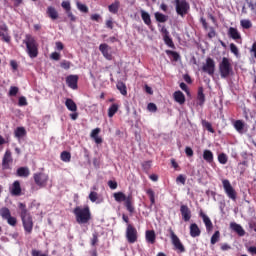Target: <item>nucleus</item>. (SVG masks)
<instances>
[{
	"label": "nucleus",
	"instance_id": "obj_14",
	"mask_svg": "<svg viewBox=\"0 0 256 256\" xmlns=\"http://www.w3.org/2000/svg\"><path fill=\"white\" fill-rule=\"evenodd\" d=\"M199 217L203 220L207 233H211V231H213V222L211 221V218L203 213V210L199 212Z\"/></svg>",
	"mask_w": 256,
	"mask_h": 256
},
{
	"label": "nucleus",
	"instance_id": "obj_34",
	"mask_svg": "<svg viewBox=\"0 0 256 256\" xmlns=\"http://www.w3.org/2000/svg\"><path fill=\"white\" fill-rule=\"evenodd\" d=\"M141 17L145 25H148V27H151V15L145 12V10H141Z\"/></svg>",
	"mask_w": 256,
	"mask_h": 256
},
{
	"label": "nucleus",
	"instance_id": "obj_33",
	"mask_svg": "<svg viewBox=\"0 0 256 256\" xmlns=\"http://www.w3.org/2000/svg\"><path fill=\"white\" fill-rule=\"evenodd\" d=\"M154 17L158 23H167V20L169 19V16L160 12H156Z\"/></svg>",
	"mask_w": 256,
	"mask_h": 256
},
{
	"label": "nucleus",
	"instance_id": "obj_48",
	"mask_svg": "<svg viewBox=\"0 0 256 256\" xmlns=\"http://www.w3.org/2000/svg\"><path fill=\"white\" fill-rule=\"evenodd\" d=\"M230 51L233 53V55H235V57H239V48H237V45L234 43L230 44Z\"/></svg>",
	"mask_w": 256,
	"mask_h": 256
},
{
	"label": "nucleus",
	"instance_id": "obj_26",
	"mask_svg": "<svg viewBox=\"0 0 256 256\" xmlns=\"http://www.w3.org/2000/svg\"><path fill=\"white\" fill-rule=\"evenodd\" d=\"M203 91V87L198 88L197 105H199L200 107H203V105H205V93Z\"/></svg>",
	"mask_w": 256,
	"mask_h": 256
},
{
	"label": "nucleus",
	"instance_id": "obj_24",
	"mask_svg": "<svg viewBox=\"0 0 256 256\" xmlns=\"http://www.w3.org/2000/svg\"><path fill=\"white\" fill-rule=\"evenodd\" d=\"M173 97H174V101H176V103H179V105H185V94H183V92L181 91H175L173 93Z\"/></svg>",
	"mask_w": 256,
	"mask_h": 256
},
{
	"label": "nucleus",
	"instance_id": "obj_56",
	"mask_svg": "<svg viewBox=\"0 0 256 256\" xmlns=\"http://www.w3.org/2000/svg\"><path fill=\"white\" fill-rule=\"evenodd\" d=\"M200 23L202 24L203 29H205V31L209 29V24L207 23V20L204 17L200 18Z\"/></svg>",
	"mask_w": 256,
	"mask_h": 256
},
{
	"label": "nucleus",
	"instance_id": "obj_13",
	"mask_svg": "<svg viewBox=\"0 0 256 256\" xmlns=\"http://www.w3.org/2000/svg\"><path fill=\"white\" fill-rule=\"evenodd\" d=\"M11 163H13V156L11 150H6L5 154L2 158V169L7 171V169H11Z\"/></svg>",
	"mask_w": 256,
	"mask_h": 256
},
{
	"label": "nucleus",
	"instance_id": "obj_11",
	"mask_svg": "<svg viewBox=\"0 0 256 256\" xmlns=\"http://www.w3.org/2000/svg\"><path fill=\"white\" fill-rule=\"evenodd\" d=\"M34 182L38 187H47V181H49V175L39 172L33 175Z\"/></svg>",
	"mask_w": 256,
	"mask_h": 256
},
{
	"label": "nucleus",
	"instance_id": "obj_43",
	"mask_svg": "<svg viewBox=\"0 0 256 256\" xmlns=\"http://www.w3.org/2000/svg\"><path fill=\"white\" fill-rule=\"evenodd\" d=\"M202 126L209 131V133H215V130L213 129V125H211L210 122L207 120H202Z\"/></svg>",
	"mask_w": 256,
	"mask_h": 256
},
{
	"label": "nucleus",
	"instance_id": "obj_15",
	"mask_svg": "<svg viewBox=\"0 0 256 256\" xmlns=\"http://www.w3.org/2000/svg\"><path fill=\"white\" fill-rule=\"evenodd\" d=\"M0 37L4 43H11V35L9 34V26L6 24L0 26Z\"/></svg>",
	"mask_w": 256,
	"mask_h": 256
},
{
	"label": "nucleus",
	"instance_id": "obj_61",
	"mask_svg": "<svg viewBox=\"0 0 256 256\" xmlns=\"http://www.w3.org/2000/svg\"><path fill=\"white\" fill-rule=\"evenodd\" d=\"M160 33H162L163 38L169 37V31L167 30V28L165 26H162V28L160 29Z\"/></svg>",
	"mask_w": 256,
	"mask_h": 256
},
{
	"label": "nucleus",
	"instance_id": "obj_45",
	"mask_svg": "<svg viewBox=\"0 0 256 256\" xmlns=\"http://www.w3.org/2000/svg\"><path fill=\"white\" fill-rule=\"evenodd\" d=\"M17 93H19V88L16 86H11L8 92L9 97H16Z\"/></svg>",
	"mask_w": 256,
	"mask_h": 256
},
{
	"label": "nucleus",
	"instance_id": "obj_5",
	"mask_svg": "<svg viewBox=\"0 0 256 256\" xmlns=\"http://www.w3.org/2000/svg\"><path fill=\"white\" fill-rule=\"evenodd\" d=\"M219 73L221 79H227L229 75H233V66H231L229 58H222V61L219 63Z\"/></svg>",
	"mask_w": 256,
	"mask_h": 256
},
{
	"label": "nucleus",
	"instance_id": "obj_57",
	"mask_svg": "<svg viewBox=\"0 0 256 256\" xmlns=\"http://www.w3.org/2000/svg\"><path fill=\"white\" fill-rule=\"evenodd\" d=\"M66 15H67L68 19H70V21H72V22L77 21V17H75V15H73V12H71V10L66 12Z\"/></svg>",
	"mask_w": 256,
	"mask_h": 256
},
{
	"label": "nucleus",
	"instance_id": "obj_64",
	"mask_svg": "<svg viewBox=\"0 0 256 256\" xmlns=\"http://www.w3.org/2000/svg\"><path fill=\"white\" fill-rule=\"evenodd\" d=\"M248 253H250V255H256V246H250L248 248Z\"/></svg>",
	"mask_w": 256,
	"mask_h": 256
},
{
	"label": "nucleus",
	"instance_id": "obj_36",
	"mask_svg": "<svg viewBox=\"0 0 256 256\" xmlns=\"http://www.w3.org/2000/svg\"><path fill=\"white\" fill-rule=\"evenodd\" d=\"M234 129H236L238 133H243V129H245V123L243 120H236L234 123Z\"/></svg>",
	"mask_w": 256,
	"mask_h": 256
},
{
	"label": "nucleus",
	"instance_id": "obj_27",
	"mask_svg": "<svg viewBox=\"0 0 256 256\" xmlns=\"http://www.w3.org/2000/svg\"><path fill=\"white\" fill-rule=\"evenodd\" d=\"M200 235H201V229L199 228L197 223H192L190 225V236L195 238V237H199Z\"/></svg>",
	"mask_w": 256,
	"mask_h": 256
},
{
	"label": "nucleus",
	"instance_id": "obj_4",
	"mask_svg": "<svg viewBox=\"0 0 256 256\" xmlns=\"http://www.w3.org/2000/svg\"><path fill=\"white\" fill-rule=\"evenodd\" d=\"M113 197L117 203H123L127 211L135 213V206L133 205V194L125 195L123 192H115Z\"/></svg>",
	"mask_w": 256,
	"mask_h": 256
},
{
	"label": "nucleus",
	"instance_id": "obj_62",
	"mask_svg": "<svg viewBox=\"0 0 256 256\" xmlns=\"http://www.w3.org/2000/svg\"><path fill=\"white\" fill-rule=\"evenodd\" d=\"M148 111H152L155 113V111H157V105H155V103H149L148 104Z\"/></svg>",
	"mask_w": 256,
	"mask_h": 256
},
{
	"label": "nucleus",
	"instance_id": "obj_44",
	"mask_svg": "<svg viewBox=\"0 0 256 256\" xmlns=\"http://www.w3.org/2000/svg\"><path fill=\"white\" fill-rule=\"evenodd\" d=\"M218 161L221 165H226L228 158H227V154L225 153H221L218 155Z\"/></svg>",
	"mask_w": 256,
	"mask_h": 256
},
{
	"label": "nucleus",
	"instance_id": "obj_29",
	"mask_svg": "<svg viewBox=\"0 0 256 256\" xmlns=\"http://www.w3.org/2000/svg\"><path fill=\"white\" fill-rule=\"evenodd\" d=\"M17 177H24L27 178L31 175V171L27 167H20L16 171Z\"/></svg>",
	"mask_w": 256,
	"mask_h": 256
},
{
	"label": "nucleus",
	"instance_id": "obj_59",
	"mask_svg": "<svg viewBox=\"0 0 256 256\" xmlns=\"http://www.w3.org/2000/svg\"><path fill=\"white\" fill-rule=\"evenodd\" d=\"M151 163H152V162H151L150 160L143 162V164H142L143 169H144L145 171H148V169H151Z\"/></svg>",
	"mask_w": 256,
	"mask_h": 256
},
{
	"label": "nucleus",
	"instance_id": "obj_58",
	"mask_svg": "<svg viewBox=\"0 0 256 256\" xmlns=\"http://www.w3.org/2000/svg\"><path fill=\"white\" fill-rule=\"evenodd\" d=\"M216 35H217V33L215 32V28L210 27V31L208 32V38L213 39V37H215Z\"/></svg>",
	"mask_w": 256,
	"mask_h": 256
},
{
	"label": "nucleus",
	"instance_id": "obj_51",
	"mask_svg": "<svg viewBox=\"0 0 256 256\" xmlns=\"http://www.w3.org/2000/svg\"><path fill=\"white\" fill-rule=\"evenodd\" d=\"M18 105L19 107H27V98H25V96H21L18 99Z\"/></svg>",
	"mask_w": 256,
	"mask_h": 256
},
{
	"label": "nucleus",
	"instance_id": "obj_41",
	"mask_svg": "<svg viewBox=\"0 0 256 256\" xmlns=\"http://www.w3.org/2000/svg\"><path fill=\"white\" fill-rule=\"evenodd\" d=\"M163 41H164L165 45H167L171 49H175V43H173V39H171L170 36H165L163 38Z\"/></svg>",
	"mask_w": 256,
	"mask_h": 256
},
{
	"label": "nucleus",
	"instance_id": "obj_23",
	"mask_svg": "<svg viewBox=\"0 0 256 256\" xmlns=\"http://www.w3.org/2000/svg\"><path fill=\"white\" fill-rule=\"evenodd\" d=\"M230 228L232 229V231L237 233L239 237H243L245 235V230L243 229V227L235 222H232L230 224Z\"/></svg>",
	"mask_w": 256,
	"mask_h": 256
},
{
	"label": "nucleus",
	"instance_id": "obj_46",
	"mask_svg": "<svg viewBox=\"0 0 256 256\" xmlns=\"http://www.w3.org/2000/svg\"><path fill=\"white\" fill-rule=\"evenodd\" d=\"M77 9H79V11H81L82 13H89V8L87 7V5L82 4L81 2H77Z\"/></svg>",
	"mask_w": 256,
	"mask_h": 256
},
{
	"label": "nucleus",
	"instance_id": "obj_32",
	"mask_svg": "<svg viewBox=\"0 0 256 256\" xmlns=\"http://www.w3.org/2000/svg\"><path fill=\"white\" fill-rule=\"evenodd\" d=\"M116 89H118V91L121 93V95L126 97V95H127V85H125L124 82L118 81L117 84H116Z\"/></svg>",
	"mask_w": 256,
	"mask_h": 256
},
{
	"label": "nucleus",
	"instance_id": "obj_40",
	"mask_svg": "<svg viewBox=\"0 0 256 256\" xmlns=\"http://www.w3.org/2000/svg\"><path fill=\"white\" fill-rule=\"evenodd\" d=\"M221 238V232L219 230L215 231V233L211 237V245H215V243H218L219 239Z\"/></svg>",
	"mask_w": 256,
	"mask_h": 256
},
{
	"label": "nucleus",
	"instance_id": "obj_6",
	"mask_svg": "<svg viewBox=\"0 0 256 256\" xmlns=\"http://www.w3.org/2000/svg\"><path fill=\"white\" fill-rule=\"evenodd\" d=\"M174 3L177 15L180 17H185V15L189 14L191 5L189 2H187V0H174Z\"/></svg>",
	"mask_w": 256,
	"mask_h": 256
},
{
	"label": "nucleus",
	"instance_id": "obj_8",
	"mask_svg": "<svg viewBox=\"0 0 256 256\" xmlns=\"http://www.w3.org/2000/svg\"><path fill=\"white\" fill-rule=\"evenodd\" d=\"M168 231L170 233V239L172 241V245L174 246L175 250L178 253H185V246L183 245V243L181 242V239H179L177 234H175V232L173 231V228H169Z\"/></svg>",
	"mask_w": 256,
	"mask_h": 256
},
{
	"label": "nucleus",
	"instance_id": "obj_25",
	"mask_svg": "<svg viewBox=\"0 0 256 256\" xmlns=\"http://www.w3.org/2000/svg\"><path fill=\"white\" fill-rule=\"evenodd\" d=\"M202 157H203L204 161H206V163H209V165H211V163H213V161H214L213 152L209 149H205L203 151Z\"/></svg>",
	"mask_w": 256,
	"mask_h": 256
},
{
	"label": "nucleus",
	"instance_id": "obj_49",
	"mask_svg": "<svg viewBox=\"0 0 256 256\" xmlns=\"http://www.w3.org/2000/svg\"><path fill=\"white\" fill-rule=\"evenodd\" d=\"M98 243H99V234H97V232H95L92 235L91 245H92V247H95Z\"/></svg>",
	"mask_w": 256,
	"mask_h": 256
},
{
	"label": "nucleus",
	"instance_id": "obj_52",
	"mask_svg": "<svg viewBox=\"0 0 256 256\" xmlns=\"http://www.w3.org/2000/svg\"><path fill=\"white\" fill-rule=\"evenodd\" d=\"M101 133V128H95L92 130L90 137L92 139H95L96 137H99V134Z\"/></svg>",
	"mask_w": 256,
	"mask_h": 256
},
{
	"label": "nucleus",
	"instance_id": "obj_7",
	"mask_svg": "<svg viewBox=\"0 0 256 256\" xmlns=\"http://www.w3.org/2000/svg\"><path fill=\"white\" fill-rule=\"evenodd\" d=\"M222 185L224 189V193L227 195L228 199L231 201H237V191L231 185V182L227 179L222 180Z\"/></svg>",
	"mask_w": 256,
	"mask_h": 256
},
{
	"label": "nucleus",
	"instance_id": "obj_39",
	"mask_svg": "<svg viewBox=\"0 0 256 256\" xmlns=\"http://www.w3.org/2000/svg\"><path fill=\"white\" fill-rule=\"evenodd\" d=\"M146 194L148 195V197L150 199L151 205H154L155 204V191H153V189L149 188L146 190Z\"/></svg>",
	"mask_w": 256,
	"mask_h": 256
},
{
	"label": "nucleus",
	"instance_id": "obj_3",
	"mask_svg": "<svg viewBox=\"0 0 256 256\" xmlns=\"http://www.w3.org/2000/svg\"><path fill=\"white\" fill-rule=\"evenodd\" d=\"M73 213L79 225H85L86 223H89V221H91V210L89 209V206H86L84 208L77 206L76 208H74Z\"/></svg>",
	"mask_w": 256,
	"mask_h": 256
},
{
	"label": "nucleus",
	"instance_id": "obj_12",
	"mask_svg": "<svg viewBox=\"0 0 256 256\" xmlns=\"http://www.w3.org/2000/svg\"><path fill=\"white\" fill-rule=\"evenodd\" d=\"M202 71L213 77L215 75V60L207 58L206 63L202 66Z\"/></svg>",
	"mask_w": 256,
	"mask_h": 256
},
{
	"label": "nucleus",
	"instance_id": "obj_20",
	"mask_svg": "<svg viewBox=\"0 0 256 256\" xmlns=\"http://www.w3.org/2000/svg\"><path fill=\"white\" fill-rule=\"evenodd\" d=\"M228 37H230V39H233L234 41H238V39H241V33L237 28L230 27L228 29Z\"/></svg>",
	"mask_w": 256,
	"mask_h": 256
},
{
	"label": "nucleus",
	"instance_id": "obj_31",
	"mask_svg": "<svg viewBox=\"0 0 256 256\" xmlns=\"http://www.w3.org/2000/svg\"><path fill=\"white\" fill-rule=\"evenodd\" d=\"M65 106L67 107L68 111H73V112L77 111V104L71 98L66 99Z\"/></svg>",
	"mask_w": 256,
	"mask_h": 256
},
{
	"label": "nucleus",
	"instance_id": "obj_42",
	"mask_svg": "<svg viewBox=\"0 0 256 256\" xmlns=\"http://www.w3.org/2000/svg\"><path fill=\"white\" fill-rule=\"evenodd\" d=\"M166 54L170 55L172 57L173 61H179L180 55L176 51L173 50H166Z\"/></svg>",
	"mask_w": 256,
	"mask_h": 256
},
{
	"label": "nucleus",
	"instance_id": "obj_21",
	"mask_svg": "<svg viewBox=\"0 0 256 256\" xmlns=\"http://www.w3.org/2000/svg\"><path fill=\"white\" fill-rule=\"evenodd\" d=\"M46 14L52 21H56V19H59V12H57V9L53 6H48L46 10Z\"/></svg>",
	"mask_w": 256,
	"mask_h": 256
},
{
	"label": "nucleus",
	"instance_id": "obj_30",
	"mask_svg": "<svg viewBox=\"0 0 256 256\" xmlns=\"http://www.w3.org/2000/svg\"><path fill=\"white\" fill-rule=\"evenodd\" d=\"M120 5H121V3L119 2V0H115L114 3H112L108 6V11L110 13H113V15H117V13H119Z\"/></svg>",
	"mask_w": 256,
	"mask_h": 256
},
{
	"label": "nucleus",
	"instance_id": "obj_28",
	"mask_svg": "<svg viewBox=\"0 0 256 256\" xmlns=\"http://www.w3.org/2000/svg\"><path fill=\"white\" fill-rule=\"evenodd\" d=\"M27 136V130H25V127H17L14 131V137L16 139H23V137Z\"/></svg>",
	"mask_w": 256,
	"mask_h": 256
},
{
	"label": "nucleus",
	"instance_id": "obj_10",
	"mask_svg": "<svg viewBox=\"0 0 256 256\" xmlns=\"http://www.w3.org/2000/svg\"><path fill=\"white\" fill-rule=\"evenodd\" d=\"M0 217L4 219V221H7L8 225L11 227H16L17 226V218L14 216H11V210L7 207H2L0 209Z\"/></svg>",
	"mask_w": 256,
	"mask_h": 256
},
{
	"label": "nucleus",
	"instance_id": "obj_35",
	"mask_svg": "<svg viewBox=\"0 0 256 256\" xmlns=\"http://www.w3.org/2000/svg\"><path fill=\"white\" fill-rule=\"evenodd\" d=\"M60 159L64 163H70L71 162V152L69 151H63L60 154Z\"/></svg>",
	"mask_w": 256,
	"mask_h": 256
},
{
	"label": "nucleus",
	"instance_id": "obj_1",
	"mask_svg": "<svg viewBox=\"0 0 256 256\" xmlns=\"http://www.w3.org/2000/svg\"><path fill=\"white\" fill-rule=\"evenodd\" d=\"M18 209L20 211L19 213L24 231L29 234L33 233V216H31V212L27 209V205L20 202L18 204Z\"/></svg>",
	"mask_w": 256,
	"mask_h": 256
},
{
	"label": "nucleus",
	"instance_id": "obj_16",
	"mask_svg": "<svg viewBox=\"0 0 256 256\" xmlns=\"http://www.w3.org/2000/svg\"><path fill=\"white\" fill-rule=\"evenodd\" d=\"M180 213L182 216L183 221L185 223L191 221V209H189V206L183 204L180 206Z\"/></svg>",
	"mask_w": 256,
	"mask_h": 256
},
{
	"label": "nucleus",
	"instance_id": "obj_60",
	"mask_svg": "<svg viewBox=\"0 0 256 256\" xmlns=\"http://www.w3.org/2000/svg\"><path fill=\"white\" fill-rule=\"evenodd\" d=\"M185 153H186L187 157H193V155H194L193 149L191 147H189V146H187L185 148Z\"/></svg>",
	"mask_w": 256,
	"mask_h": 256
},
{
	"label": "nucleus",
	"instance_id": "obj_37",
	"mask_svg": "<svg viewBox=\"0 0 256 256\" xmlns=\"http://www.w3.org/2000/svg\"><path fill=\"white\" fill-rule=\"evenodd\" d=\"M119 111V105L112 104L108 109V117H113Z\"/></svg>",
	"mask_w": 256,
	"mask_h": 256
},
{
	"label": "nucleus",
	"instance_id": "obj_54",
	"mask_svg": "<svg viewBox=\"0 0 256 256\" xmlns=\"http://www.w3.org/2000/svg\"><path fill=\"white\" fill-rule=\"evenodd\" d=\"M250 55L253 59H256V41L252 44L250 48Z\"/></svg>",
	"mask_w": 256,
	"mask_h": 256
},
{
	"label": "nucleus",
	"instance_id": "obj_50",
	"mask_svg": "<svg viewBox=\"0 0 256 256\" xmlns=\"http://www.w3.org/2000/svg\"><path fill=\"white\" fill-rule=\"evenodd\" d=\"M89 199L92 203H95L99 199V194L95 191L90 192Z\"/></svg>",
	"mask_w": 256,
	"mask_h": 256
},
{
	"label": "nucleus",
	"instance_id": "obj_63",
	"mask_svg": "<svg viewBox=\"0 0 256 256\" xmlns=\"http://www.w3.org/2000/svg\"><path fill=\"white\" fill-rule=\"evenodd\" d=\"M108 186L110 187V189H113V190L117 189V182L110 180V181H108Z\"/></svg>",
	"mask_w": 256,
	"mask_h": 256
},
{
	"label": "nucleus",
	"instance_id": "obj_53",
	"mask_svg": "<svg viewBox=\"0 0 256 256\" xmlns=\"http://www.w3.org/2000/svg\"><path fill=\"white\" fill-rule=\"evenodd\" d=\"M60 67L62 69H71V62L67 61V60H63L61 63H60Z\"/></svg>",
	"mask_w": 256,
	"mask_h": 256
},
{
	"label": "nucleus",
	"instance_id": "obj_55",
	"mask_svg": "<svg viewBox=\"0 0 256 256\" xmlns=\"http://www.w3.org/2000/svg\"><path fill=\"white\" fill-rule=\"evenodd\" d=\"M50 58L53 59V61H59V59H61V54H59V52H53L50 55Z\"/></svg>",
	"mask_w": 256,
	"mask_h": 256
},
{
	"label": "nucleus",
	"instance_id": "obj_38",
	"mask_svg": "<svg viewBox=\"0 0 256 256\" xmlns=\"http://www.w3.org/2000/svg\"><path fill=\"white\" fill-rule=\"evenodd\" d=\"M240 25H241L242 29H251V27H253V23H251V20H249V19L241 20Z\"/></svg>",
	"mask_w": 256,
	"mask_h": 256
},
{
	"label": "nucleus",
	"instance_id": "obj_19",
	"mask_svg": "<svg viewBox=\"0 0 256 256\" xmlns=\"http://www.w3.org/2000/svg\"><path fill=\"white\" fill-rule=\"evenodd\" d=\"M21 182L19 180H16L13 182L12 187L10 188V193L14 197H19L21 195Z\"/></svg>",
	"mask_w": 256,
	"mask_h": 256
},
{
	"label": "nucleus",
	"instance_id": "obj_9",
	"mask_svg": "<svg viewBox=\"0 0 256 256\" xmlns=\"http://www.w3.org/2000/svg\"><path fill=\"white\" fill-rule=\"evenodd\" d=\"M126 239L128 243H130V245H133V243H137V240L139 239V233L137 232V228H135L133 224H127Z\"/></svg>",
	"mask_w": 256,
	"mask_h": 256
},
{
	"label": "nucleus",
	"instance_id": "obj_17",
	"mask_svg": "<svg viewBox=\"0 0 256 256\" xmlns=\"http://www.w3.org/2000/svg\"><path fill=\"white\" fill-rule=\"evenodd\" d=\"M77 83H79V76L77 75H69L66 77V84L70 89H77Z\"/></svg>",
	"mask_w": 256,
	"mask_h": 256
},
{
	"label": "nucleus",
	"instance_id": "obj_18",
	"mask_svg": "<svg viewBox=\"0 0 256 256\" xmlns=\"http://www.w3.org/2000/svg\"><path fill=\"white\" fill-rule=\"evenodd\" d=\"M109 49L111 48H109V45L105 43L99 45V51L107 61H111L113 59V55L109 52Z\"/></svg>",
	"mask_w": 256,
	"mask_h": 256
},
{
	"label": "nucleus",
	"instance_id": "obj_47",
	"mask_svg": "<svg viewBox=\"0 0 256 256\" xmlns=\"http://www.w3.org/2000/svg\"><path fill=\"white\" fill-rule=\"evenodd\" d=\"M61 7L67 13V12L71 11V2H69V1H62Z\"/></svg>",
	"mask_w": 256,
	"mask_h": 256
},
{
	"label": "nucleus",
	"instance_id": "obj_22",
	"mask_svg": "<svg viewBox=\"0 0 256 256\" xmlns=\"http://www.w3.org/2000/svg\"><path fill=\"white\" fill-rule=\"evenodd\" d=\"M145 238H146L147 243H150L151 245H155V241L157 239L155 230H147L145 233Z\"/></svg>",
	"mask_w": 256,
	"mask_h": 256
},
{
	"label": "nucleus",
	"instance_id": "obj_2",
	"mask_svg": "<svg viewBox=\"0 0 256 256\" xmlns=\"http://www.w3.org/2000/svg\"><path fill=\"white\" fill-rule=\"evenodd\" d=\"M23 44L26 46V52L31 59H35L39 55V44L33 35L26 34Z\"/></svg>",
	"mask_w": 256,
	"mask_h": 256
}]
</instances>
